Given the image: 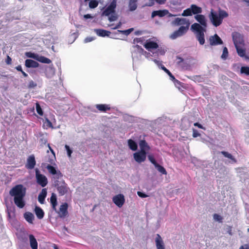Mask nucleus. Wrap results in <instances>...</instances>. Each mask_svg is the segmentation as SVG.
<instances>
[{"label": "nucleus", "mask_w": 249, "mask_h": 249, "mask_svg": "<svg viewBox=\"0 0 249 249\" xmlns=\"http://www.w3.org/2000/svg\"><path fill=\"white\" fill-rule=\"evenodd\" d=\"M194 18L199 23L193 24L191 26V30L196 35V38L199 44L203 45L205 43L204 33L206 31V19L204 16L202 14H197L195 16Z\"/></svg>", "instance_id": "nucleus-1"}, {"label": "nucleus", "mask_w": 249, "mask_h": 249, "mask_svg": "<svg viewBox=\"0 0 249 249\" xmlns=\"http://www.w3.org/2000/svg\"><path fill=\"white\" fill-rule=\"evenodd\" d=\"M26 194V189L22 185H17L12 187L9 191L11 196L14 197L15 204L19 209L24 207L25 202L24 200Z\"/></svg>", "instance_id": "nucleus-2"}, {"label": "nucleus", "mask_w": 249, "mask_h": 249, "mask_svg": "<svg viewBox=\"0 0 249 249\" xmlns=\"http://www.w3.org/2000/svg\"><path fill=\"white\" fill-rule=\"evenodd\" d=\"M229 14L226 11L219 10L218 14L212 9L209 15L210 21L213 25L215 27H218L221 25L223 18L228 17Z\"/></svg>", "instance_id": "nucleus-3"}, {"label": "nucleus", "mask_w": 249, "mask_h": 249, "mask_svg": "<svg viewBox=\"0 0 249 249\" xmlns=\"http://www.w3.org/2000/svg\"><path fill=\"white\" fill-rule=\"evenodd\" d=\"M53 184L60 196H63L68 193L69 188L66 182L62 178L53 180Z\"/></svg>", "instance_id": "nucleus-4"}, {"label": "nucleus", "mask_w": 249, "mask_h": 249, "mask_svg": "<svg viewBox=\"0 0 249 249\" xmlns=\"http://www.w3.org/2000/svg\"><path fill=\"white\" fill-rule=\"evenodd\" d=\"M41 166L47 169L48 172L53 175V180L60 179L63 176V174L61 173L60 171H57L56 168L52 166V165H47V163H42Z\"/></svg>", "instance_id": "nucleus-5"}, {"label": "nucleus", "mask_w": 249, "mask_h": 249, "mask_svg": "<svg viewBox=\"0 0 249 249\" xmlns=\"http://www.w3.org/2000/svg\"><path fill=\"white\" fill-rule=\"evenodd\" d=\"M190 26H181L178 30H175L170 35V38L177 39L178 37L182 36L186 34Z\"/></svg>", "instance_id": "nucleus-6"}, {"label": "nucleus", "mask_w": 249, "mask_h": 249, "mask_svg": "<svg viewBox=\"0 0 249 249\" xmlns=\"http://www.w3.org/2000/svg\"><path fill=\"white\" fill-rule=\"evenodd\" d=\"M36 182L42 187H44L48 184V179L46 176L40 174L37 168L35 170Z\"/></svg>", "instance_id": "nucleus-7"}, {"label": "nucleus", "mask_w": 249, "mask_h": 249, "mask_svg": "<svg viewBox=\"0 0 249 249\" xmlns=\"http://www.w3.org/2000/svg\"><path fill=\"white\" fill-rule=\"evenodd\" d=\"M116 7V1L113 0L109 6H107L106 9L103 12V15L109 16L110 14H114Z\"/></svg>", "instance_id": "nucleus-8"}, {"label": "nucleus", "mask_w": 249, "mask_h": 249, "mask_svg": "<svg viewBox=\"0 0 249 249\" xmlns=\"http://www.w3.org/2000/svg\"><path fill=\"white\" fill-rule=\"evenodd\" d=\"M232 40L233 44L235 46H243L244 44V40L243 36L237 32L232 33Z\"/></svg>", "instance_id": "nucleus-9"}, {"label": "nucleus", "mask_w": 249, "mask_h": 249, "mask_svg": "<svg viewBox=\"0 0 249 249\" xmlns=\"http://www.w3.org/2000/svg\"><path fill=\"white\" fill-rule=\"evenodd\" d=\"M112 201L115 204L119 207H121L124 204L125 202L124 196L122 194L116 195L112 198Z\"/></svg>", "instance_id": "nucleus-10"}, {"label": "nucleus", "mask_w": 249, "mask_h": 249, "mask_svg": "<svg viewBox=\"0 0 249 249\" xmlns=\"http://www.w3.org/2000/svg\"><path fill=\"white\" fill-rule=\"evenodd\" d=\"M171 24L174 26H190V23L189 20L184 18H177L171 22Z\"/></svg>", "instance_id": "nucleus-11"}, {"label": "nucleus", "mask_w": 249, "mask_h": 249, "mask_svg": "<svg viewBox=\"0 0 249 249\" xmlns=\"http://www.w3.org/2000/svg\"><path fill=\"white\" fill-rule=\"evenodd\" d=\"M209 44L212 46L223 44L222 39L216 34L209 37Z\"/></svg>", "instance_id": "nucleus-12"}, {"label": "nucleus", "mask_w": 249, "mask_h": 249, "mask_svg": "<svg viewBox=\"0 0 249 249\" xmlns=\"http://www.w3.org/2000/svg\"><path fill=\"white\" fill-rule=\"evenodd\" d=\"M146 152H136L134 154V160L138 163L143 162L146 159Z\"/></svg>", "instance_id": "nucleus-13"}, {"label": "nucleus", "mask_w": 249, "mask_h": 249, "mask_svg": "<svg viewBox=\"0 0 249 249\" xmlns=\"http://www.w3.org/2000/svg\"><path fill=\"white\" fill-rule=\"evenodd\" d=\"M47 155L44 158L45 162L44 163H47V165H55V162L56 160L55 154H50L48 151H47Z\"/></svg>", "instance_id": "nucleus-14"}, {"label": "nucleus", "mask_w": 249, "mask_h": 249, "mask_svg": "<svg viewBox=\"0 0 249 249\" xmlns=\"http://www.w3.org/2000/svg\"><path fill=\"white\" fill-rule=\"evenodd\" d=\"M36 165V160L34 155H31L27 158V163L25 167L28 169H32L35 168Z\"/></svg>", "instance_id": "nucleus-15"}, {"label": "nucleus", "mask_w": 249, "mask_h": 249, "mask_svg": "<svg viewBox=\"0 0 249 249\" xmlns=\"http://www.w3.org/2000/svg\"><path fill=\"white\" fill-rule=\"evenodd\" d=\"M156 247L157 249H165L163 241L160 234H157L155 238Z\"/></svg>", "instance_id": "nucleus-16"}, {"label": "nucleus", "mask_w": 249, "mask_h": 249, "mask_svg": "<svg viewBox=\"0 0 249 249\" xmlns=\"http://www.w3.org/2000/svg\"><path fill=\"white\" fill-rule=\"evenodd\" d=\"M68 214V204L64 203L60 207L59 215L61 218H63Z\"/></svg>", "instance_id": "nucleus-17"}, {"label": "nucleus", "mask_w": 249, "mask_h": 249, "mask_svg": "<svg viewBox=\"0 0 249 249\" xmlns=\"http://www.w3.org/2000/svg\"><path fill=\"white\" fill-rule=\"evenodd\" d=\"M39 64L35 60L28 59L25 61V66L28 68H36Z\"/></svg>", "instance_id": "nucleus-18"}, {"label": "nucleus", "mask_w": 249, "mask_h": 249, "mask_svg": "<svg viewBox=\"0 0 249 249\" xmlns=\"http://www.w3.org/2000/svg\"><path fill=\"white\" fill-rule=\"evenodd\" d=\"M47 195V190L45 188L41 190V192L38 196V201L41 204H43L45 201V198Z\"/></svg>", "instance_id": "nucleus-19"}, {"label": "nucleus", "mask_w": 249, "mask_h": 249, "mask_svg": "<svg viewBox=\"0 0 249 249\" xmlns=\"http://www.w3.org/2000/svg\"><path fill=\"white\" fill-rule=\"evenodd\" d=\"M95 107L97 110L101 112H106L107 111L110 110V105L106 104H97Z\"/></svg>", "instance_id": "nucleus-20"}, {"label": "nucleus", "mask_w": 249, "mask_h": 249, "mask_svg": "<svg viewBox=\"0 0 249 249\" xmlns=\"http://www.w3.org/2000/svg\"><path fill=\"white\" fill-rule=\"evenodd\" d=\"M168 14V11L167 10L154 11L151 14V17L154 18L156 16L163 17Z\"/></svg>", "instance_id": "nucleus-21"}, {"label": "nucleus", "mask_w": 249, "mask_h": 249, "mask_svg": "<svg viewBox=\"0 0 249 249\" xmlns=\"http://www.w3.org/2000/svg\"><path fill=\"white\" fill-rule=\"evenodd\" d=\"M144 47L147 50L149 51L151 49H157L158 48V44L154 41H147L144 44Z\"/></svg>", "instance_id": "nucleus-22"}, {"label": "nucleus", "mask_w": 249, "mask_h": 249, "mask_svg": "<svg viewBox=\"0 0 249 249\" xmlns=\"http://www.w3.org/2000/svg\"><path fill=\"white\" fill-rule=\"evenodd\" d=\"M29 242L32 249H37V242L33 234L29 235Z\"/></svg>", "instance_id": "nucleus-23"}, {"label": "nucleus", "mask_w": 249, "mask_h": 249, "mask_svg": "<svg viewBox=\"0 0 249 249\" xmlns=\"http://www.w3.org/2000/svg\"><path fill=\"white\" fill-rule=\"evenodd\" d=\"M139 146H140L141 151L143 152H146L150 149V147L148 145V143L145 140H141L139 143Z\"/></svg>", "instance_id": "nucleus-24"}, {"label": "nucleus", "mask_w": 249, "mask_h": 249, "mask_svg": "<svg viewBox=\"0 0 249 249\" xmlns=\"http://www.w3.org/2000/svg\"><path fill=\"white\" fill-rule=\"evenodd\" d=\"M50 202L53 207V209L54 211L56 210V206L57 205L56 196L54 193H52L50 198Z\"/></svg>", "instance_id": "nucleus-25"}, {"label": "nucleus", "mask_w": 249, "mask_h": 249, "mask_svg": "<svg viewBox=\"0 0 249 249\" xmlns=\"http://www.w3.org/2000/svg\"><path fill=\"white\" fill-rule=\"evenodd\" d=\"M95 32L99 36H109L110 34L109 31L103 29H95Z\"/></svg>", "instance_id": "nucleus-26"}, {"label": "nucleus", "mask_w": 249, "mask_h": 249, "mask_svg": "<svg viewBox=\"0 0 249 249\" xmlns=\"http://www.w3.org/2000/svg\"><path fill=\"white\" fill-rule=\"evenodd\" d=\"M35 213L38 219H41L43 218L44 216V212L43 210L39 207H36L35 208Z\"/></svg>", "instance_id": "nucleus-27"}, {"label": "nucleus", "mask_w": 249, "mask_h": 249, "mask_svg": "<svg viewBox=\"0 0 249 249\" xmlns=\"http://www.w3.org/2000/svg\"><path fill=\"white\" fill-rule=\"evenodd\" d=\"M24 217L25 220L29 223L32 224L34 220V215L31 212H26L24 214Z\"/></svg>", "instance_id": "nucleus-28"}, {"label": "nucleus", "mask_w": 249, "mask_h": 249, "mask_svg": "<svg viewBox=\"0 0 249 249\" xmlns=\"http://www.w3.org/2000/svg\"><path fill=\"white\" fill-rule=\"evenodd\" d=\"M190 8L192 10L193 14L196 15L201 13L202 11L201 7L195 4L191 5Z\"/></svg>", "instance_id": "nucleus-29"}, {"label": "nucleus", "mask_w": 249, "mask_h": 249, "mask_svg": "<svg viewBox=\"0 0 249 249\" xmlns=\"http://www.w3.org/2000/svg\"><path fill=\"white\" fill-rule=\"evenodd\" d=\"M242 46H235L236 52H237L238 55L241 57H244L246 54V51L245 49L242 48Z\"/></svg>", "instance_id": "nucleus-30"}, {"label": "nucleus", "mask_w": 249, "mask_h": 249, "mask_svg": "<svg viewBox=\"0 0 249 249\" xmlns=\"http://www.w3.org/2000/svg\"><path fill=\"white\" fill-rule=\"evenodd\" d=\"M128 144L129 149L135 151L138 149V144L135 142V141L132 140L131 139L128 140Z\"/></svg>", "instance_id": "nucleus-31"}, {"label": "nucleus", "mask_w": 249, "mask_h": 249, "mask_svg": "<svg viewBox=\"0 0 249 249\" xmlns=\"http://www.w3.org/2000/svg\"><path fill=\"white\" fill-rule=\"evenodd\" d=\"M36 60L44 64H50L52 62L51 60L44 56H38Z\"/></svg>", "instance_id": "nucleus-32"}, {"label": "nucleus", "mask_w": 249, "mask_h": 249, "mask_svg": "<svg viewBox=\"0 0 249 249\" xmlns=\"http://www.w3.org/2000/svg\"><path fill=\"white\" fill-rule=\"evenodd\" d=\"M128 6L129 11H135L137 8V0H129Z\"/></svg>", "instance_id": "nucleus-33"}, {"label": "nucleus", "mask_w": 249, "mask_h": 249, "mask_svg": "<svg viewBox=\"0 0 249 249\" xmlns=\"http://www.w3.org/2000/svg\"><path fill=\"white\" fill-rule=\"evenodd\" d=\"M44 126L46 127V128H53V124L51 122L49 121V119L47 117H45L43 119Z\"/></svg>", "instance_id": "nucleus-34"}, {"label": "nucleus", "mask_w": 249, "mask_h": 249, "mask_svg": "<svg viewBox=\"0 0 249 249\" xmlns=\"http://www.w3.org/2000/svg\"><path fill=\"white\" fill-rule=\"evenodd\" d=\"M221 154H223V155L224 156V157L228 158L229 159L232 160V162H233L234 163H236V162H237L235 158H234V157L232 156L231 154L227 152H225V151H222Z\"/></svg>", "instance_id": "nucleus-35"}, {"label": "nucleus", "mask_w": 249, "mask_h": 249, "mask_svg": "<svg viewBox=\"0 0 249 249\" xmlns=\"http://www.w3.org/2000/svg\"><path fill=\"white\" fill-rule=\"evenodd\" d=\"M155 168L157 169L158 171L161 173V174L163 175H167V171L165 170V169L162 166L160 165V164H158L156 165H154Z\"/></svg>", "instance_id": "nucleus-36"}, {"label": "nucleus", "mask_w": 249, "mask_h": 249, "mask_svg": "<svg viewBox=\"0 0 249 249\" xmlns=\"http://www.w3.org/2000/svg\"><path fill=\"white\" fill-rule=\"evenodd\" d=\"M25 55H26L28 58H34L35 60H36L38 56V54H35V53L31 52L25 53Z\"/></svg>", "instance_id": "nucleus-37"}, {"label": "nucleus", "mask_w": 249, "mask_h": 249, "mask_svg": "<svg viewBox=\"0 0 249 249\" xmlns=\"http://www.w3.org/2000/svg\"><path fill=\"white\" fill-rule=\"evenodd\" d=\"M192 11L190 10V8H187L186 9H185L182 14V16L183 17H189L192 16L193 15Z\"/></svg>", "instance_id": "nucleus-38"}, {"label": "nucleus", "mask_w": 249, "mask_h": 249, "mask_svg": "<svg viewBox=\"0 0 249 249\" xmlns=\"http://www.w3.org/2000/svg\"><path fill=\"white\" fill-rule=\"evenodd\" d=\"M161 69H162L165 72V73H167L169 76H170L171 80L175 79L174 76L173 75V74H172L171 73V72L169 70L166 69V68L165 67H164L163 66H161Z\"/></svg>", "instance_id": "nucleus-39"}, {"label": "nucleus", "mask_w": 249, "mask_h": 249, "mask_svg": "<svg viewBox=\"0 0 249 249\" xmlns=\"http://www.w3.org/2000/svg\"><path fill=\"white\" fill-rule=\"evenodd\" d=\"M98 4L99 3L97 0H91L89 2V7L90 8L94 9L98 6Z\"/></svg>", "instance_id": "nucleus-40"}, {"label": "nucleus", "mask_w": 249, "mask_h": 249, "mask_svg": "<svg viewBox=\"0 0 249 249\" xmlns=\"http://www.w3.org/2000/svg\"><path fill=\"white\" fill-rule=\"evenodd\" d=\"M228 54H229L228 50L227 49L226 47H224L223 49L222 54L221 55V58L224 59H226L227 58V57L228 56Z\"/></svg>", "instance_id": "nucleus-41"}, {"label": "nucleus", "mask_w": 249, "mask_h": 249, "mask_svg": "<svg viewBox=\"0 0 249 249\" xmlns=\"http://www.w3.org/2000/svg\"><path fill=\"white\" fill-rule=\"evenodd\" d=\"M241 72L247 75H249V67L242 66L241 69Z\"/></svg>", "instance_id": "nucleus-42"}, {"label": "nucleus", "mask_w": 249, "mask_h": 249, "mask_svg": "<svg viewBox=\"0 0 249 249\" xmlns=\"http://www.w3.org/2000/svg\"><path fill=\"white\" fill-rule=\"evenodd\" d=\"M133 30H134V29L131 28H129L126 30H118V32L119 33H122V34L125 35V36H128L130 34H131L132 31Z\"/></svg>", "instance_id": "nucleus-43"}, {"label": "nucleus", "mask_w": 249, "mask_h": 249, "mask_svg": "<svg viewBox=\"0 0 249 249\" xmlns=\"http://www.w3.org/2000/svg\"><path fill=\"white\" fill-rule=\"evenodd\" d=\"M148 159L151 163L154 164V166L156 165L158 163L156 161V160H155V158L154 157V156L152 155H148Z\"/></svg>", "instance_id": "nucleus-44"}, {"label": "nucleus", "mask_w": 249, "mask_h": 249, "mask_svg": "<svg viewBox=\"0 0 249 249\" xmlns=\"http://www.w3.org/2000/svg\"><path fill=\"white\" fill-rule=\"evenodd\" d=\"M36 109L37 113L39 114L40 116H42L43 115V111H42L40 105H39L38 103H36Z\"/></svg>", "instance_id": "nucleus-45"}, {"label": "nucleus", "mask_w": 249, "mask_h": 249, "mask_svg": "<svg viewBox=\"0 0 249 249\" xmlns=\"http://www.w3.org/2000/svg\"><path fill=\"white\" fill-rule=\"evenodd\" d=\"M37 86L36 83L34 82V81L31 80L29 82L28 88V89H34Z\"/></svg>", "instance_id": "nucleus-46"}, {"label": "nucleus", "mask_w": 249, "mask_h": 249, "mask_svg": "<svg viewBox=\"0 0 249 249\" xmlns=\"http://www.w3.org/2000/svg\"><path fill=\"white\" fill-rule=\"evenodd\" d=\"M133 47L136 49V51H138V53H142L144 51L142 47L138 45H135L133 46Z\"/></svg>", "instance_id": "nucleus-47"}, {"label": "nucleus", "mask_w": 249, "mask_h": 249, "mask_svg": "<svg viewBox=\"0 0 249 249\" xmlns=\"http://www.w3.org/2000/svg\"><path fill=\"white\" fill-rule=\"evenodd\" d=\"M65 148L67 150L68 156L71 157V154L72 153V151L70 149V146L67 145H66Z\"/></svg>", "instance_id": "nucleus-48"}, {"label": "nucleus", "mask_w": 249, "mask_h": 249, "mask_svg": "<svg viewBox=\"0 0 249 249\" xmlns=\"http://www.w3.org/2000/svg\"><path fill=\"white\" fill-rule=\"evenodd\" d=\"M213 217L214 219L216 220V221H221L222 220L221 216L217 214H214Z\"/></svg>", "instance_id": "nucleus-49"}, {"label": "nucleus", "mask_w": 249, "mask_h": 249, "mask_svg": "<svg viewBox=\"0 0 249 249\" xmlns=\"http://www.w3.org/2000/svg\"><path fill=\"white\" fill-rule=\"evenodd\" d=\"M117 19V17L115 15H111V16L109 17L108 20L109 21H114Z\"/></svg>", "instance_id": "nucleus-50"}, {"label": "nucleus", "mask_w": 249, "mask_h": 249, "mask_svg": "<svg viewBox=\"0 0 249 249\" xmlns=\"http://www.w3.org/2000/svg\"><path fill=\"white\" fill-rule=\"evenodd\" d=\"M5 63L8 65H11L12 64V58L10 57L9 55H7V58L5 59Z\"/></svg>", "instance_id": "nucleus-51"}, {"label": "nucleus", "mask_w": 249, "mask_h": 249, "mask_svg": "<svg viewBox=\"0 0 249 249\" xmlns=\"http://www.w3.org/2000/svg\"><path fill=\"white\" fill-rule=\"evenodd\" d=\"M200 135V133L194 129H193V136L194 138H196L197 137H198Z\"/></svg>", "instance_id": "nucleus-52"}, {"label": "nucleus", "mask_w": 249, "mask_h": 249, "mask_svg": "<svg viewBox=\"0 0 249 249\" xmlns=\"http://www.w3.org/2000/svg\"><path fill=\"white\" fill-rule=\"evenodd\" d=\"M137 194H138V196L142 198H145L147 196L146 194H145L144 193H142L141 192L138 191Z\"/></svg>", "instance_id": "nucleus-53"}, {"label": "nucleus", "mask_w": 249, "mask_h": 249, "mask_svg": "<svg viewBox=\"0 0 249 249\" xmlns=\"http://www.w3.org/2000/svg\"><path fill=\"white\" fill-rule=\"evenodd\" d=\"M143 39L142 38H135L134 39V43H138L139 42H142Z\"/></svg>", "instance_id": "nucleus-54"}, {"label": "nucleus", "mask_w": 249, "mask_h": 249, "mask_svg": "<svg viewBox=\"0 0 249 249\" xmlns=\"http://www.w3.org/2000/svg\"><path fill=\"white\" fill-rule=\"evenodd\" d=\"M93 40V37H88L87 38H85V42L86 43H87V42H91V41H92Z\"/></svg>", "instance_id": "nucleus-55"}, {"label": "nucleus", "mask_w": 249, "mask_h": 249, "mask_svg": "<svg viewBox=\"0 0 249 249\" xmlns=\"http://www.w3.org/2000/svg\"><path fill=\"white\" fill-rule=\"evenodd\" d=\"M171 80L174 82L175 85H178L180 86L181 82L180 81H179L178 80L175 78L174 80Z\"/></svg>", "instance_id": "nucleus-56"}, {"label": "nucleus", "mask_w": 249, "mask_h": 249, "mask_svg": "<svg viewBox=\"0 0 249 249\" xmlns=\"http://www.w3.org/2000/svg\"><path fill=\"white\" fill-rule=\"evenodd\" d=\"M15 69H16V70H17L19 72L23 71L21 65H18V66H16Z\"/></svg>", "instance_id": "nucleus-57"}, {"label": "nucleus", "mask_w": 249, "mask_h": 249, "mask_svg": "<svg viewBox=\"0 0 249 249\" xmlns=\"http://www.w3.org/2000/svg\"><path fill=\"white\" fill-rule=\"evenodd\" d=\"M155 1L157 3L162 4L165 3L166 0H155Z\"/></svg>", "instance_id": "nucleus-58"}, {"label": "nucleus", "mask_w": 249, "mask_h": 249, "mask_svg": "<svg viewBox=\"0 0 249 249\" xmlns=\"http://www.w3.org/2000/svg\"><path fill=\"white\" fill-rule=\"evenodd\" d=\"M84 18H85V19H89L92 18V17L89 14H86L84 15Z\"/></svg>", "instance_id": "nucleus-59"}, {"label": "nucleus", "mask_w": 249, "mask_h": 249, "mask_svg": "<svg viewBox=\"0 0 249 249\" xmlns=\"http://www.w3.org/2000/svg\"><path fill=\"white\" fill-rule=\"evenodd\" d=\"M194 125L195 126H196V127H198L199 128H203V126H202V124H199L198 123H194Z\"/></svg>", "instance_id": "nucleus-60"}, {"label": "nucleus", "mask_w": 249, "mask_h": 249, "mask_svg": "<svg viewBox=\"0 0 249 249\" xmlns=\"http://www.w3.org/2000/svg\"><path fill=\"white\" fill-rule=\"evenodd\" d=\"M48 147L49 148V150H50L51 151V154H55L53 149L51 148L50 144L49 143H48Z\"/></svg>", "instance_id": "nucleus-61"}, {"label": "nucleus", "mask_w": 249, "mask_h": 249, "mask_svg": "<svg viewBox=\"0 0 249 249\" xmlns=\"http://www.w3.org/2000/svg\"><path fill=\"white\" fill-rule=\"evenodd\" d=\"M122 25V23L121 22H119V23L116 25L115 27H113V29H118L119 28H120V27Z\"/></svg>", "instance_id": "nucleus-62"}, {"label": "nucleus", "mask_w": 249, "mask_h": 249, "mask_svg": "<svg viewBox=\"0 0 249 249\" xmlns=\"http://www.w3.org/2000/svg\"><path fill=\"white\" fill-rule=\"evenodd\" d=\"M239 249H249L248 245H245L244 246H241Z\"/></svg>", "instance_id": "nucleus-63"}, {"label": "nucleus", "mask_w": 249, "mask_h": 249, "mask_svg": "<svg viewBox=\"0 0 249 249\" xmlns=\"http://www.w3.org/2000/svg\"><path fill=\"white\" fill-rule=\"evenodd\" d=\"M21 72L22 73V75H23L24 77H28V74L27 73H26L25 71H23Z\"/></svg>", "instance_id": "nucleus-64"}]
</instances>
